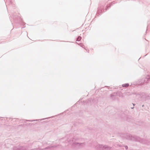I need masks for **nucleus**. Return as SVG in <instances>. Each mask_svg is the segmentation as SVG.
Listing matches in <instances>:
<instances>
[{
	"mask_svg": "<svg viewBox=\"0 0 150 150\" xmlns=\"http://www.w3.org/2000/svg\"><path fill=\"white\" fill-rule=\"evenodd\" d=\"M129 85L128 83L124 84L122 85V86L123 87H127L129 86Z\"/></svg>",
	"mask_w": 150,
	"mask_h": 150,
	"instance_id": "1",
	"label": "nucleus"
},
{
	"mask_svg": "<svg viewBox=\"0 0 150 150\" xmlns=\"http://www.w3.org/2000/svg\"><path fill=\"white\" fill-rule=\"evenodd\" d=\"M81 37L80 36H79L77 38V40L78 41H80L81 40Z\"/></svg>",
	"mask_w": 150,
	"mask_h": 150,
	"instance_id": "2",
	"label": "nucleus"
}]
</instances>
